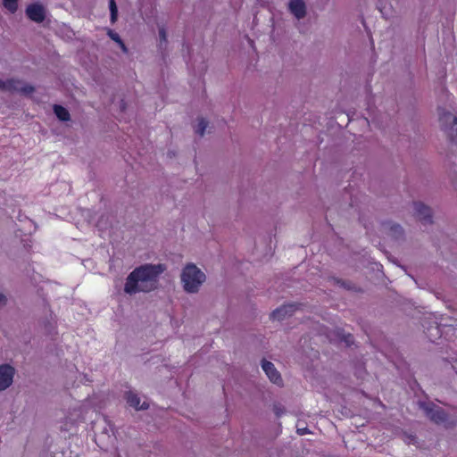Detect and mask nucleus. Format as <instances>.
<instances>
[{
    "label": "nucleus",
    "mask_w": 457,
    "mask_h": 457,
    "mask_svg": "<svg viewBox=\"0 0 457 457\" xmlns=\"http://www.w3.org/2000/svg\"><path fill=\"white\" fill-rule=\"evenodd\" d=\"M164 264H144L134 269L127 277L124 292L135 295L138 292L149 293L157 288L159 277L164 272Z\"/></svg>",
    "instance_id": "obj_1"
},
{
    "label": "nucleus",
    "mask_w": 457,
    "mask_h": 457,
    "mask_svg": "<svg viewBox=\"0 0 457 457\" xmlns=\"http://www.w3.org/2000/svg\"><path fill=\"white\" fill-rule=\"evenodd\" d=\"M205 280V274L195 264H187L181 273L183 287L187 293H196Z\"/></svg>",
    "instance_id": "obj_2"
},
{
    "label": "nucleus",
    "mask_w": 457,
    "mask_h": 457,
    "mask_svg": "<svg viewBox=\"0 0 457 457\" xmlns=\"http://www.w3.org/2000/svg\"><path fill=\"white\" fill-rule=\"evenodd\" d=\"M420 408L422 409L426 416L436 425L448 427L449 416L447 412L434 403L420 402Z\"/></svg>",
    "instance_id": "obj_3"
},
{
    "label": "nucleus",
    "mask_w": 457,
    "mask_h": 457,
    "mask_svg": "<svg viewBox=\"0 0 457 457\" xmlns=\"http://www.w3.org/2000/svg\"><path fill=\"white\" fill-rule=\"evenodd\" d=\"M439 122L450 141L457 145V117L450 112L444 111L439 112Z\"/></svg>",
    "instance_id": "obj_4"
},
{
    "label": "nucleus",
    "mask_w": 457,
    "mask_h": 457,
    "mask_svg": "<svg viewBox=\"0 0 457 457\" xmlns=\"http://www.w3.org/2000/svg\"><path fill=\"white\" fill-rule=\"evenodd\" d=\"M0 89L8 92H19L22 95H29L35 91V87L29 84H22L20 79H10L5 81L0 79Z\"/></svg>",
    "instance_id": "obj_5"
},
{
    "label": "nucleus",
    "mask_w": 457,
    "mask_h": 457,
    "mask_svg": "<svg viewBox=\"0 0 457 457\" xmlns=\"http://www.w3.org/2000/svg\"><path fill=\"white\" fill-rule=\"evenodd\" d=\"M27 17L34 22L41 23L46 19V9L38 3L30 4L26 7Z\"/></svg>",
    "instance_id": "obj_6"
},
{
    "label": "nucleus",
    "mask_w": 457,
    "mask_h": 457,
    "mask_svg": "<svg viewBox=\"0 0 457 457\" xmlns=\"http://www.w3.org/2000/svg\"><path fill=\"white\" fill-rule=\"evenodd\" d=\"M413 205L414 215L420 222H422L424 225L431 224L433 222L432 211L428 206L420 202L414 203Z\"/></svg>",
    "instance_id": "obj_7"
},
{
    "label": "nucleus",
    "mask_w": 457,
    "mask_h": 457,
    "mask_svg": "<svg viewBox=\"0 0 457 457\" xmlns=\"http://www.w3.org/2000/svg\"><path fill=\"white\" fill-rule=\"evenodd\" d=\"M14 369L9 364L0 365V391L9 387L13 379Z\"/></svg>",
    "instance_id": "obj_8"
},
{
    "label": "nucleus",
    "mask_w": 457,
    "mask_h": 457,
    "mask_svg": "<svg viewBox=\"0 0 457 457\" xmlns=\"http://www.w3.org/2000/svg\"><path fill=\"white\" fill-rule=\"evenodd\" d=\"M297 310V304L288 303L274 310L270 314V319L273 320H282L287 316H291Z\"/></svg>",
    "instance_id": "obj_9"
},
{
    "label": "nucleus",
    "mask_w": 457,
    "mask_h": 457,
    "mask_svg": "<svg viewBox=\"0 0 457 457\" xmlns=\"http://www.w3.org/2000/svg\"><path fill=\"white\" fill-rule=\"evenodd\" d=\"M262 368L272 383L278 386L282 385V378L280 373L277 370L272 362L262 360Z\"/></svg>",
    "instance_id": "obj_10"
},
{
    "label": "nucleus",
    "mask_w": 457,
    "mask_h": 457,
    "mask_svg": "<svg viewBox=\"0 0 457 457\" xmlns=\"http://www.w3.org/2000/svg\"><path fill=\"white\" fill-rule=\"evenodd\" d=\"M383 231L394 239H400L403 237V228L392 221H386L382 223Z\"/></svg>",
    "instance_id": "obj_11"
},
{
    "label": "nucleus",
    "mask_w": 457,
    "mask_h": 457,
    "mask_svg": "<svg viewBox=\"0 0 457 457\" xmlns=\"http://www.w3.org/2000/svg\"><path fill=\"white\" fill-rule=\"evenodd\" d=\"M288 9L298 20L303 19L306 15V5L303 0H290Z\"/></svg>",
    "instance_id": "obj_12"
},
{
    "label": "nucleus",
    "mask_w": 457,
    "mask_h": 457,
    "mask_svg": "<svg viewBox=\"0 0 457 457\" xmlns=\"http://www.w3.org/2000/svg\"><path fill=\"white\" fill-rule=\"evenodd\" d=\"M126 400L129 406H131L137 410H146L149 407V405L145 402L140 405L139 396L137 394H134L132 392L127 393Z\"/></svg>",
    "instance_id": "obj_13"
},
{
    "label": "nucleus",
    "mask_w": 457,
    "mask_h": 457,
    "mask_svg": "<svg viewBox=\"0 0 457 457\" xmlns=\"http://www.w3.org/2000/svg\"><path fill=\"white\" fill-rule=\"evenodd\" d=\"M54 112L56 115V117L62 121H68L71 120L69 111L62 105L54 104Z\"/></svg>",
    "instance_id": "obj_14"
},
{
    "label": "nucleus",
    "mask_w": 457,
    "mask_h": 457,
    "mask_svg": "<svg viewBox=\"0 0 457 457\" xmlns=\"http://www.w3.org/2000/svg\"><path fill=\"white\" fill-rule=\"evenodd\" d=\"M107 35L110 37L111 39L119 44L123 52L126 53L128 51L124 42L122 41L118 33L112 29H109Z\"/></svg>",
    "instance_id": "obj_15"
},
{
    "label": "nucleus",
    "mask_w": 457,
    "mask_h": 457,
    "mask_svg": "<svg viewBox=\"0 0 457 457\" xmlns=\"http://www.w3.org/2000/svg\"><path fill=\"white\" fill-rule=\"evenodd\" d=\"M3 4L11 13H14L18 9V0H3Z\"/></svg>",
    "instance_id": "obj_16"
},
{
    "label": "nucleus",
    "mask_w": 457,
    "mask_h": 457,
    "mask_svg": "<svg viewBox=\"0 0 457 457\" xmlns=\"http://www.w3.org/2000/svg\"><path fill=\"white\" fill-rule=\"evenodd\" d=\"M109 8L111 12V21L114 23L118 18V8L115 0L109 1Z\"/></svg>",
    "instance_id": "obj_17"
},
{
    "label": "nucleus",
    "mask_w": 457,
    "mask_h": 457,
    "mask_svg": "<svg viewBox=\"0 0 457 457\" xmlns=\"http://www.w3.org/2000/svg\"><path fill=\"white\" fill-rule=\"evenodd\" d=\"M208 122L204 118H200L198 120V123L195 129L196 134L200 136H204L205 129L207 128Z\"/></svg>",
    "instance_id": "obj_18"
},
{
    "label": "nucleus",
    "mask_w": 457,
    "mask_h": 457,
    "mask_svg": "<svg viewBox=\"0 0 457 457\" xmlns=\"http://www.w3.org/2000/svg\"><path fill=\"white\" fill-rule=\"evenodd\" d=\"M159 37H160V46L167 43V34L166 30L163 27L159 29Z\"/></svg>",
    "instance_id": "obj_19"
},
{
    "label": "nucleus",
    "mask_w": 457,
    "mask_h": 457,
    "mask_svg": "<svg viewBox=\"0 0 457 457\" xmlns=\"http://www.w3.org/2000/svg\"><path fill=\"white\" fill-rule=\"evenodd\" d=\"M297 433L300 435V436H303V435H306L309 433V429L307 428H297Z\"/></svg>",
    "instance_id": "obj_20"
},
{
    "label": "nucleus",
    "mask_w": 457,
    "mask_h": 457,
    "mask_svg": "<svg viewBox=\"0 0 457 457\" xmlns=\"http://www.w3.org/2000/svg\"><path fill=\"white\" fill-rule=\"evenodd\" d=\"M6 303V296L3 294H0V307L4 306Z\"/></svg>",
    "instance_id": "obj_21"
},
{
    "label": "nucleus",
    "mask_w": 457,
    "mask_h": 457,
    "mask_svg": "<svg viewBox=\"0 0 457 457\" xmlns=\"http://www.w3.org/2000/svg\"><path fill=\"white\" fill-rule=\"evenodd\" d=\"M345 343H346L347 345H350L353 343V336L352 335L349 334L345 337Z\"/></svg>",
    "instance_id": "obj_22"
},
{
    "label": "nucleus",
    "mask_w": 457,
    "mask_h": 457,
    "mask_svg": "<svg viewBox=\"0 0 457 457\" xmlns=\"http://www.w3.org/2000/svg\"><path fill=\"white\" fill-rule=\"evenodd\" d=\"M435 329L436 330V334H438V332H439V328L436 326V327L435 328Z\"/></svg>",
    "instance_id": "obj_23"
}]
</instances>
